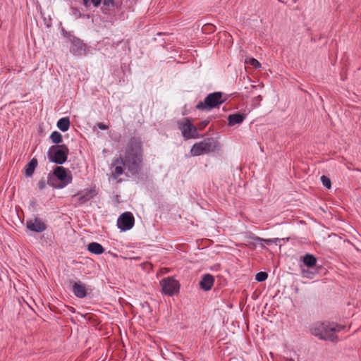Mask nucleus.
Returning <instances> with one entry per match:
<instances>
[{
	"instance_id": "f257e3e1",
	"label": "nucleus",
	"mask_w": 361,
	"mask_h": 361,
	"mask_svg": "<svg viewBox=\"0 0 361 361\" xmlns=\"http://www.w3.org/2000/svg\"><path fill=\"white\" fill-rule=\"evenodd\" d=\"M142 161V142L139 138H131L126 146L125 157L117 159L116 164H122L132 174L137 173Z\"/></svg>"
},
{
	"instance_id": "20e7f679",
	"label": "nucleus",
	"mask_w": 361,
	"mask_h": 361,
	"mask_svg": "<svg viewBox=\"0 0 361 361\" xmlns=\"http://www.w3.org/2000/svg\"><path fill=\"white\" fill-rule=\"evenodd\" d=\"M218 147L217 142L213 138H208L202 142L195 143L191 150L192 156H199L214 152Z\"/></svg>"
},
{
	"instance_id": "6ab92c4d",
	"label": "nucleus",
	"mask_w": 361,
	"mask_h": 361,
	"mask_svg": "<svg viewBox=\"0 0 361 361\" xmlns=\"http://www.w3.org/2000/svg\"><path fill=\"white\" fill-rule=\"evenodd\" d=\"M303 263L307 267H313L315 266L317 263V259L316 257L310 254H307L303 257Z\"/></svg>"
},
{
	"instance_id": "7ed1b4c3",
	"label": "nucleus",
	"mask_w": 361,
	"mask_h": 361,
	"mask_svg": "<svg viewBox=\"0 0 361 361\" xmlns=\"http://www.w3.org/2000/svg\"><path fill=\"white\" fill-rule=\"evenodd\" d=\"M71 172L63 166H56L52 175L48 177V184L56 188H63L72 181Z\"/></svg>"
},
{
	"instance_id": "c756f323",
	"label": "nucleus",
	"mask_w": 361,
	"mask_h": 361,
	"mask_svg": "<svg viewBox=\"0 0 361 361\" xmlns=\"http://www.w3.org/2000/svg\"><path fill=\"white\" fill-rule=\"evenodd\" d=\"M257 240H259V241H264L265 243H267V244H270L271 243L274 242L273 240L271 239H267V240H264L262 238H257Z\"/></svg>"
},
{
	"instance_id": "7c9ffc66",
	"label": "nucleus",
	"mask_w": 361,
	"mask_h": 361,
	"mask_svg": "<svg viewBox=\"0 0 361 361\" xmlns=\"http://www.w3.org/2000/svg\"><path fill=\"white\" fill-rule=\"evenodd\" d=\"M302 274L303 276L308 277V274H310V271L307 270L302 269Z\"/></svg>"
},
{
	"instance_id": "4be33fe9",
	"label": "nucleus",
	"mask_w": 361,
	"mask_h": 361,
	"mask_svg": "<svg viewBox=\"0 0 361 361\" xmlns=\"http://www.w3.org/2000/svg\"><path fill=\"white\" fill-rule=\"evenodd\" d=\"M268 277V274L266 272L260 271L255 276V279L259 282L264 281Z\"/></svg>"
},
{
	"instance_id": "423d86ee",
	"label": "nucleus",
	"mask_w": 361,
	"mask_h": 361,
	"mask_svg": "<svg viewBox=\"0 0 361 361\" xmlns=\"http://www.w3.org/2000/svg\"><path fill=\"white\" fill-rule=\"evenodd\" d=\"M225 102L223 98V94L220 92H216L208 94L204 102H199L197 105L198 109H211L219 106Z\"/></svg>"
},
{
	"instance_id": "1a4fd4ad",
	"label": "nucleus",
	"mask_w": 361,
	"mask_h": 361,
	"mask_svg": "<svg viewBox=\"0 0 361 361\" xmlns=\"http://www.w3.org/2000/svg\"><path fill=\"white\" fill-rule=\"evenodd\" d=\"M135 219L130 212H125L122 214L117 220L118 227L121 231L130 230L134 225Z\"/></svg>"
},
{
	"instance_id": "2f4dec72",
	"label": "nucleus",
	"mask_w": 361,
	"mask_h": 361,
	"mask_svg": "<svg viewBox=\"0 0 361 361\" xmlns=\"http://www.w3.org/2000/svg\"><path fill=\"white\" fill-rule=\"evenodd\" d=\"M262 97L261 95H258L257 97L255 98V101L257 102L258 104L262 101Z\"/></svg>"
},
{
	"instance_id": "bb28decb",
	"label": "nucleus",
	"mask_w": 361,
	"mask_h": 361,
	"mask_svg": "<svg viewBox=\"0 0 361 361\" xmlns=\"http://www.w3.org/2000/svg\"><path fill=\"white\" fill-rule=\"evenodd\" d=\"M38 188L42 190L46 187V182L44 180H41L37 183Z\"/></svg>"
},
{
	"instance_id": "9b49d317",
	"label": "nucleus",
	"mask_w": 361,
	"mask_h": 361,
	"mask_svg": "<svg viewBox=\"0 0 361 361\" xmlns=\"http://www.w3.org/2000/svg\"><path fill=\"white\" fill-rule=\"evenodd\" d=\"M96 195V192L94 189H87L78 192L74 197H77L78 203L82 204L93 198Z\"/></svg>"
},
{
	"instance_id": "cd10ccee",
	"label": "nucleus",
	"mask_w": 361,
	"mask_h": 361,
	"mask_svg": "<svg viewBox=\"0 0 361 361\" xmlns=\"http://www.w3.org/2000/svg\"><path fill=\"white\" fill-rule=\"evenodd\" d=\"M97 125L102 130H107L109 128V126L103 123H98Z\"/></svg>"
},
{
	"instance_id": "6e6552de",
	"label": "nucleus",
	"mask_w": 361,
	"mask_h": 361,
	"mask_svg": "<svg viewBox=\"0 0 361 361\" xmlns=\"http://www.w3.org/2000/svg\"><path fill=\"white\" fill-rule=\"evenodd\" d=\"M162 292L168 295H173L178 292L179 283L173 278H165L160 281Z\"/></svg>"
},
{
	"instance_id": "a211bd4d",
	"label": "nucleus",
	"mask_w": 361,
	"mask_h": 361,
	"mask_svg": "<svg viewBox=\"0 0 361 361\" xmlns=\"http://www.w3.org/2000/svg\"><path fill=\"white\" fill-rule=\"evenodd\" d=\"M57 127L63 132L67 131L70 127V120L68 117L60 118L57 122Z\"/></svg>"
},
{
	"instance_id": "ddd939ff",
	"label": "nucleus",
	"mask_w": 361,
	"mask_h": 361,
	"mask_svg": "<svg viewBox=\"0 0 361 361\" xmlns=\"http://www.w3.org/2000/svg\"><path fill=\"white\" fill-rule=\"evenodd\" d=\"M73 291L75 295L80 298H83L87 295V289L84 283L75 282L73 285Z\"/></svg>"
},
{
	"instance_id": "f8f14e48",
	"label": "nucleus",
	"mask_w": 361,
	"mask_h": 361,
	"mask_svg": "<svg viewBox=\"0 0 361 361\" xmlns=\"http://www.w3.org/2000/svg\"><path fill=\"white\" fill-rule=\"evenodd\" d=\"M70 51L74 55H83L85 53V45L79 39H74L71 42Z\"/></svg>"
},
{
	"instance_id": "b1692460",
	"label": "nucleus",
	"mask_w": 361,
	"mask_h": 361,
	"mask_svg": "<svg viewBox=\"0 0 361 361\" xmlns=\"http://www.w3.org/2000/svg\"><path fill=\"white\" fill-rule=\"evenodd\" d=\"M321 180H322V183L323 184V185L324 187H326V188L328 189H330L331 188V180L330 178H329L327 176H322L321 177Z\"/></svg>"
},
{
	"instance_id": "aec40b11",
	"label": "nucleus",
	"mask_w": 361,
	"mask_h": 361,
	"mask_svg": "<svg viewBox=\"0 0 361 361\" xmlns=\"http://www.w3.org/2000/svg\"><path fill=\"white\" fill-rule=\"evenodd\" d=\"M50 138L51 141L55 144H59L62 141V136L61 133L57 131L53 132L50 135Z\"/></svg>"
},
{
	"instance_id": "dca6fc26",
	"label": "nucleus",
	"mask_w": 361,
	"mask_h": 361,
	"mask_svg": "<svg viewBox=\"0 0 361 361\" xmlns=\"http://www.w3.org/2000/svg\"><path fill=\"white\" fill-rule=\"evenodd\" d=\"M37 165V160L32 159L25 166V174L27 177H30L33 175L35 169Z\"/></svg>"
},
{
	"instance_id": "412c9836",
	"label": "nucleus",
	"mask_w": 361,
	"mask_h": 361,
	"mask_svg": "<svg viewBox=\"0 0 361 361\" xmlns=\"http://www.w3.org/2000/svg\"><path fill=\"white\" fill-rule=\"evenodd\" d=\"M102 0H83V4L85 6H90L92 4L94 6L97 7L101 4Z\"/></svg>"
},
{
	"instance_id": "f3484780",
	"label": "nucleus",
	"mask_w": 361,
	"mask_h": 361,
	"mask_svg": "<svg viewBox=\"0 0 361 361\" xmlns=\"http://www.w3.org/2000/svg\"><path fill=\"white\" fill-rule=\"evenodd\" d=\"M87 250L90 252L96 255H100L104 252L103 247L99 243L95 242L90 243L88 245Z\"/></svg>"
},
{
	"instance_id": "0eeeda50",
	"label": "nucleus",
	"mask_w": 361,
	"mask_h": 361,
	"mask_svg": "<svg viewBox=\"0 0 361 361\" xmlns=\"http://www.w3.org/2000/svg\"><path fill=\"white\" fill-rule=\"evenodd\" d=\"M178 124L182 135L185 140L199 137L197 128L192 124V121L190 118H183L178 121Z\"/></svg>"
},
{
	"instance_id": "c85d7f7f",
	"label": "nucleus",
	"mask_w": 361,
	"mask_h": 361,
	"mask_svg": "<svg viewBox=\"0 0 361 361\" xmlns=\"http://www.w3.org/2000/svg\"><path fill=\"white\" fill-rule=\"evenodd\" d=\"M103 4L104 6H112L114 4V0H103Z\"/></svg>"
},
{
	"instance_id": "5701e85b",
	"label": "nucleus",
	"mask_w": 361,
	"mask_h": 361,
	"mask_svg": "<svg viewBox=\"0 0 361 361\" xmlns=\"http://www.w3.org/2000/svg\"><path fill=\"white\" fill-rule=\"evenodd\" d=\"M123 173V169L121 166H116L112 173L114 178H116Z\"/></svg>"
},
{
	"instance_id": "2eb2a0df",
	"label": "nucleus",
	"mask_w": 361,
	"mask_h": 361,
	"mask_svg": "<svg viewBox=\"0 0 361 361\" xmlns=\"http://www.w3.org/2000/svg\"><path fill=\"white\" fill-rule=\"evenodd\" d=\"M245 116L240 114H233L228 116V126H234L243 123Z\"/></svg>"
},
{
	"instance_id": "f03ea898",
	"label": "nucleus",
	"mask_w": 361,
	"mask_h": 361,
	"mask_svg": "<svg viewBox=\"0 0 361 361\" xmlns=\"http://www.w3.org/2000/svg\"><path fill=\"white\" fill-rule=\"evenodd\" d=\"M344 326L329 322L314 323L310 326V332L319 339L337 342L338 337L336 332L340 331Z\"/></svg>"
},
{
	"instance_id": "9d476101",
	"label": "nucleus",
	"mask_w": 361,
	"mask_h": 361,
	"mask_svg": "<svg viewBox=\"0 0 361 361\" xmlns=\"http://www.w3.org/2000/svg\"><path fill=\"white\" fill-rule=\"evenodd\" d=\"M27 228L33 232L41 233L46 229V225L39 219H30L26 222Z\"/></svg>"
},
{
	"instance_id": "39448f33",
	"label": "nucleus",
	"mask_w": 361,
	"mask_h": 361,
	"mask_svg": "<svg viewBox=\"0 0 361 361\" xmlns=\"http://www.w3.org/2000/svg\"><path fill=\"white\" fill-rule=\"evenodd\" d=\"M68 152L65 145H54L49 149L48 157L51 161L62 164L66 161Z\"/></svg>"
},
{
	"instance_id": "4468645a",
	"label": "nucleus",
	"mask_w": 361,
	"mask_h": 361,
	"mask_svg": "<svg viewBox=\"0 0 361 361\" xmlns=\"http://www.w3.org/2000/svg\"><path fill=\"white\" fill-rule=\"evenodd\" d=\"M214 279L211 274H205L203 276L200 282V287L204 290H209L213 286Z\"/></svg>"
},
{
	"instance_id": "a878e982",
	"label": "nucleus",
	"mask_w": 361,
	"mask_h": 361,
	"mask_svg": "<svg viewBox=\"0 0 361 361\" xmlns=\"http://www.w3.org/2000/svg\"><path fill=\"white\" fill-rule=\"evenodd\" d=\"M209 124V121L207 120H205V121H203L200 123H199L197 126H195L196 128H197V130H203L207 125Z\"/></svg>"
},
{
	"instance_id": "393cba45",
	"label": "nucleus",
	"mask_w": 361,
	"mask_h": 361,
	"mask_svg": "<svg viewBox=\"0 0 361 361\" xmlns=\"http://www.w3.org/2000/svg\"><path fill=\"white\" fill-rule=\"evenodd\" d=\"M249 64L255 68H259L261 67L260 63L255 59L252 58L249 60Z\"/></svg>"
}]
</instances>
